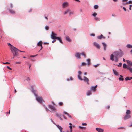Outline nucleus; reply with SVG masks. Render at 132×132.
Returning a JSON list of instances; mask_svg holds the SVG:
<instances>
[{"instance_id": "nucleus-17", "label": "nucleus", "mask_w": 132, "mask_h": 132, "mask_svg": "<svg viewBox=\"0 0 132 132\" xmlns=\"http://www.w3.org/2000/svg\"><path fill=\"white\" fill-rule=\"evenodd\" d=\"M58 118L60 119L61 120H62V118H64L65 119H67V118L65 116H57Z\"/></svg>"}, {"instance_id": "nucleus-49", "label": "nucleus", "mask_w": 132, "mask_h": 132, "mask_svg": "<svg viewBox=\"0 0 132 132\" xmlns=\"http://www.w3.org/2000/svg\"><path fill=\"white\" fill-rule=\"evenodd\" d=\"M21 63V62H15V63L16 64H20Z\"/></svg>"}, {"instance_id": "nucleus-55", "label": "nucleus", "mask_w": 132, "mask_h": 132, "mask_svg": "<svg viewBox=\"0 0 132 132\" xmlns=\"http://www.w3.org/2000/svg\"><path fill=\"white\" fill-rule=\"evenodd\" d=\"M123 10L125 11H126V9L125 7H123Z\"/></svg>"}, {"instance_id": "nucleus-9", "label": "nucleus", "mask_w": 132, "mask_h": 132, "mask_svg": "<svg viewBox=\"0 0 132 132\" xmlns=\"http://www.w3.org/2000/svg\"><path fill=\"white\" fill-rule=\"evenodd\" d=\"M68 4L67 2H64L62 4V7L64 8L67 7L68 6Z\"/></svg>"}, {"instance_id": "nucleus-27", "label": "nucleus", "mask_w": 132, "mask_h": 132, "mask_svg": "<svg viewBox=\"0 0 132 132\" xmlns=\"http://www.w3.org/2000/svg\"><path fill=\"white\" fill-rule=\"evenodd\" d=\"M42 42L41 41H39L37 44V46H42Z\"/></svg>"}, {"instance_id": "nucleus-45", "label": "nucleus", "mask_w": 132, "mask_h": 132, "mask_svg": "<svg viewBox=\"0 0 132 132\" xmlns=\"http://www.w3.org/2000/svg\"><path fill=\"white\" fill-rule=\"evenodd\" d=\"M37 55H31L30 56V57H35V56H36Z\"/></svg>"}, {"instance_id": "nucleus-4", "label": "nucleus", "mask_w": 132, "mask_h": 132, "mask_svg": "<svg viewBox=\"0 0 132 132\" xmlns=\"http://www.w3.org/2000/svg\"><path fill=\"white\" fill-rule=\"evenodd\" d=\"M68 13H69V16H70L71 15L73 14L74 12L69 9H68L64 11V14L65 15Z\"/></svg>"}, {"instance_id": "nucleus-32", "label": "nucleus", "mask_w": 132, "mask_h": 132, "mask_svg": "<svg viewBox=\"0 0 132 132\" xmlns=\"http://www.w3.org/2000/svg\"><path fill=\"white\" fill-rule=\"evenodd\" d=\"M81 55H82L83 56H84V58H85L86 57V55L84 52H82L81 53Z\"/></svg>"}, {"instance_id": "nucleus-44", "label": "nucleus", "mask_w": 132, "mask_h": 132, "mask_svg": "<svg viewBox=\"0 0 132 132\" xmlns=\"http://www.w3.org/2000/svg\"><path fill=\"white\" fill-rule=\"evenodd\" d=\"M64 113L65 114L67 115L68 116H69V114L67 112H65V111H64Z\"/></svg>"}, {"instance_id": "nucleus-21", "label": "nucleus", "mask_w": 132, "mask_h": 132, "mask_svg": "<svg viewBox=\"0 0 132 132\" xmlns=\"http://www.w3.org/2000/svg\"><path fill=\"white\" fill-rule=\"evenodd\" d=\"M131 112L129 110H127L126 111V114L127 116L131 114Z\"/></svg>"}, {"instance_id": "nucleus-48", "label": "nucleus", "mask_w": 132, "mask_h": 132, "mask_svg": "<svg viewBox=\"0 0 132 132\" xmlns=\"http://www.w3.org/2000/svg\"><path fill=\"white\" fill-rule=\"evenodd\" d=\"M132 5H130L129 6V9L130 10H131V7H132Z\"/></svg>"}, {"instance_id": "nucleus-60", "label": "nucleus", "mask_w": 132, "mask_h": 132, "mask_svg": "<svg viewBox=\"0 0 132 132\" xmlns=\"http://www.w3.org/2000/svg\"><path fill=\"white\" fill-rule=\"evenodd\" d=\"M110 106L109 105V106H108L107 107V109H109V108H110Z\"/></svg>"}, {"instance_id": "nucleus-43", "label": "nucleus", "mask_w": 132, "mask_h": 132, "mask_svg": "<svg viewBox=\"0 0 132 132\" xmlns=\"http://www.w3.org/2000/svg\"><path fill=\"white\" fill-rule=\"evenodd\" d=\"M95 19L96 20H99V19L98 17H96L95 18Z\"/></svg>"}, {"instance_id": "nucleus-42", "label": "nucleus", "mask_w": 132, "mask_h": 132, "mask_svg": "<svg viewBox=\"0 0 132 132\" xmlns=\"http://www.w3.org/2000/svg\"><path fill=\"white\" fill-rule=\"evenodd\" d=\"M97 15V14L96 13H93L92 15L94 16H96Z\"/></svg>"}, {"instance_id": "nucleus-36", "label": "nucleus", "mask_w": 132, "mask_h": 132, "mask_svg": "<svg viewBox=\"0 0 132 132\" xmlns=\"http://www.w3.org/2000/svg\"><path fill=\"white\" fill-rule=\"evenodd\" d=\"M86 64L85 63L82 62L81 63V65L82 66H85L86 65Z\"/></svg>"}, {"instance_id": "nucleus-23", "label": "nucleus", "mask_w": 132, "mask_h": 132, "mask_svg": "<svg viewBox=\"0 0 132 132\" xmlns=\"http://www.w3.org/2000/svg\"><path fill=\"white\" fill-rule=\"evenodd\" d=\"M87 62V65L88 66H89L90 64V59H87L86 60Z\"/></svg>"}, {"instance_id": "nucleus-26", "label": "nucleus", "mask_w": 132, "mask_h": 132, "mask_svg": "<svg viewBox=\"0 0 132 132\" xmlns=\"http://www.w3.org/2000/svg\"><path fill=\"white\" fill-rule=\"evenodd\" d=\"M66 40L69 42H70L71 41V40L68 36H67L66 37Z\"/></svg>"}, {"instance_id": "nucleus-24", "label": "nucleus", "mask_w": 132, "mask_h": 132, "mask_svg": "<svg viewBox=\"0 0 132 132\" xmlns=\"http://www.w3.org/2000/svg\"><path fill=\"white\" fill-rule=\"evenodd\" d=\"M127 69H128L130 72L132 73V68L130 67L129 66H128L127 67Z\"/></svg>"}, {"instance_id": "nucleus-37", "label": "nucleus", "mask_w": 132, "mask_h": 132, "mask_svg": "<svg viewBox=\"0 0 132 132\" xmlns=\"http://www.w3.org/2000/svg\"><path fill=\"white\" fill-rule=\"evenodd\" d=\"M79 128H80L81 129H82L83 128H84V129H86V128L85 127H81V126H79Z\"/></svg>"}, {"instance_id": "nucleus-10", "label": "nucleus", "mask_w": 132, "mask_h": 132, "mask_svg": "<svg viewBox=\"0 0 132 132\" xmlns=\"http://www.w3.org/2000/svg\"><path fill=\"white\" fill-rule=\"evenodd\" d=\"M49 107L52 111H55L56 110L55 108L51 105H49Z\"/></svg>"}, {"instance_id": "nucleus-2", "label": "nucleus", "mask_w": 132, "mask_h": 132, "mask_svg": "<svg viewBox=\"0 0 132 132\" xmlns=\"http://www.w3.org/2000/svg\"><path fill=\"white\" fill-rule=\"evenodd\" d=\"M9 46H10L11 50L12 52L13 55L14 56H17L18 55V51H19L21 52H24L25 51H22L17 49L16 47L13 46L10 43H8Z\"/></svg>"}, {"instance_id": "nucleus-46", "label": "nucleus", "mask_w": 132, "mask_h": 132, "mask_svg": "<svg viewBox=\"0 0 132 132\" xmlns=\"http://www.w3.org/2000/svg\"><path fill=\"white\" fill-rule=\"evenodd\" d=\"M59 105H62L63 103L62 102H60L59 103Z\"/></svg>"}, {"instance_id": "nucleus-57", "label": "nucleus", "mask_w": 132, "mask_h": 132, "mask_svg": "<svg viewBox=\"0 0 132 132\" xmlns=\"http://www.w3.org/2000/svg\"><path fill=\"white\" fill-rule=\"evenodd\" d=\"M82 125L86 126L87 125V124L86 123H82Z\"/></svg>"}, {"instance_id": "nucleus-7", "label": "nucleus", "mask_w": 132, "mask_h": 132, "mask_svg": "<svg viewBox=\"0 0 132 132\" xmlns=\"http://www.w3.org/2000/svg\"><path fill=\"white\" fill-rule=\"evenodd\" d=\"M85 82H86L88 84H89V80L86 77L84 76V79H83V80Z\"/></svg>"}, {"instance_id": "nucleus-11", "label": "nucleus", "mask_w": 132, "mask_h": 132, "mask_svg": "<svg viewBox=\"0 0 132 132\" xmlns=\"http://www.w3.org/2000/svg\"><path fill=\"white\" fill-rule=\"evenodd\" d=\"M97 87V85H96L95 86H92L91 87V90H93L94 91H95L96 90V88Z\"/></svg>"}, {"instance_id": "nucleus-22", "label": "nucleus", "mask_w": 132, "mask_h": 132, "mask_svg": "<svg viewBox=\"0 0 132 132\" xmlns=\"http://www.w3.org/2000/svg\"><path fill=\"white\" fill-rule=\"evenodd\" d=\"M56 39L58 40L59 41V42L61 43H63V42L62 41L61 38V37H57L56 38Z\"/></svg>"}, {"instance_id": "nucleus-39", "label": "nucleus", "mask_w": 132, "mask_h": 132, "mask_svg": "<svg viewBox=\"0 0 132 132\" xmlns=\"http://www.w3.org/2000/svg\"><path fill=\"white\" fill-rule=\"evenodd\" d=\"M90 35L92 36H95V34L92 33L90 34Z\"/></svg>"}, {"instance_id": "nucleus-8", "label": "nucleus", "mask_w": 132, "mask_h": 132, "mask_svg": "<svg viewBox=\"0 0 132 132\" xmlns=\"http://www.w3.org/2000/svg\"><path fill=\"white\" fill-rule=\"evenodd\" d=\"M78 78L80 80L82 81L83 80V79L81 78V76H80V75H81L82 73V72L80 71H78Z\"/></svg>"}, {"instance_id": "nucleus-56", "label": "nucleus", "mask_w": 132, "mask_h": 132, "mask_svg": "<svg viewBox=\"0 0 132 132\" xmlns=\"http://www.w3.org/2000/svg\"><path fill=\"white\" fill-rule=\"evenodd\" d=\"M10 63H9V62H5V63H3V64H9Z\"/></svg>"}, {"instance_id": "nucleus-41", "label": "nucleus", "mask_w": 132, "mask_h": 132, "mask_svg": "<svg viewBox=\"0 0 132 132\" xmlns=\"http://www.w3.org/2000/svg\"><path fill=\"white\" fill-rule=\"evenodd\" d=\"M122 65V63H119V64L117 65L118 66V67H121V66Z\"/></svg>"}, {"instance_id": "nucleus-29", "label": "nucleus", "mask_w": 132, "mask_h": 132, "mask_svg": "<svg viewBox=\"0 0 132 132\" xmlns=\"http://www.w3.org/2000/svg\"><path fill=\"white\" fill-rule=\"evenodd\" d=\"M87 95L88 96H89L91 94V91L89 90L88 91L87 93Z\"/></svg>"}, {"instance_id": "nucleus-33", "label": "nucleus", "mask_w": 132, "mask_h": 132, "mask_svg": "<svg viewBox=\"0 0 132 132\" xmlns=\"http://www.w3.org/2000/svg\"><path fill=\"white\" fill-rule=\"evenodd\" d=\"M98 5H95L94 6V8L95 9H96L98 8Z\"/></svg>"}, {"instance_id": "nucleus-62", "label": "nucleus", "mask_w": 132, "mask_h": 132, "mask_svg": "<svg viewBox=\"0 0 132 132\" xmlns=\"http://www.w3.org/2000/svg\"><path fill=\"white\" fill-rule=\"evenodd\" d=\"M45 18L47 20L48 19V18L47 17L45 16Z\"/></svg>"}, {"instance_id": "nucleus-61", "label": "nucleus", "mask_w": 132, "mask_h": 132, "mask_svg": "<svg viewBox=\"0 0 132 132\" xmlns=\"http://www.w3.org/2000/svg\"><path fill=\"white\" fill-rule=\"evenodd\" d=\"M10 110L9 111V112H7V114L8 115H9V113H10Z\"/></svg>"}, {"instance_id": "nucleus-63", "label": "nucleus", "mask_w": 132, "mask_h": 132, "mask_svg": "<svg viewBox=\"0 0 132 132\" xmlns=\"http://www.w3.org/2000/svg\"><path fill=\"white\" fill-rule=\"evenodd\" d=\"M120 77H121V78H123V76L121 75H120Z\"/></svg>"}, {"instance_id": "nucleus-28", "label": "nucleus", "mask_w": 132, "mask_h": 132, "mask_svg": "<svg viewBox=\"0 0 132 132\" xmlns=\"http://www.w3.org/2000/svg\"><path fill=\"white\" fill-rule=\"evenodd\" d=\"M10 12L12 14H14L15 13V11L13 10H11L10 9H9Z\"/></svg>"}, {"instance_id": "nucleus-19", "label": "nucleus", "mask_w": 132, "mask_h": 132, "mask_svg": "<svg viewBox=\"0 0 132 132\" xmlns=\"http://www.w3.org/2000/svg\"><path fill=\"white\" fill-rule=\"evenodd\" d=\"M113 70L114 75L117 76L119 75L118 72H117L116 70H114V69H113Z\"/></svg>"}, {"instance_id": "nucleus-54", "label": "nucleus", "mask_w": 132, "mask_h": 132, "mask_svg": "<svg viewBox=\"0 0 132 132\" xmlns=\"http://www.w3.org/2000/svg\"><path fill=\"white\" fill-rule=\"evenodd\" d=\"M56 41V40L54 39L52 41V43H54Z\"/></svg>"}, {"instance_id": "nucleus-34", "label": "nucleus", "mask_w": 132, "mask_h": 132, "mask_svg": "<svg viewBox=\"0 0 132 132\" xmlns=\"http://www.w3.org/2000/svg\"><path fill=\"white\" fill-rule=\"evenodd\" d=\"M123 68H127V65L125 64H124L123 65Z\"/></svg>"}, {"instance_id": "nucleus-47", "label": "nucleus", "mask_w": 132, "mask_h": 132, "mask_svg": "<svg viewBox=\"0 0 132 132\" xmlns=\"http://www.w3.org/2000/svg\"><path fill=\"white\" fill-rule=\"evenodd\" d=\"M7 68H8V69H9L10 70H12V69L11 68H10L8 66H7Z\"/></svg>"}, {"instance_id": "nucleus-40", "label": "nucleus", "mask_w": 132, "mask_h": 132, "mask_svg": "<svg viewBox=\"0 0 132 132\" xmlns=\"http://www.w3.org/2000/svg\"><path fill=\"white\" fill-rule=\"evenodd\" d=\"M26 80L28 81H29L30 80V79L29 77H27Z\"/></svg>"}, {"instance_id": "nucleus-38", "label": "nucleus", "mask_w": 132, "mask_h": 132, "mask_svg": "<svg viewBox=\"0 0 132 132\" xmlns=\"http://www.w3.org/2000/svg\"><path fill=\"white\" fill-rule=\"evenodd\" d=\"M49 28V27L48 26L46 25L45 26V29L46 30H48V29Z\"/></svg>"}, {"instance_id": "nucleus-5", "label": "nucleus", "mask_w": 132, "mask_h": 132, "mask_svg": "<svg viewBox=\"0 0 132 132\" xmlns=\"http://www.w3.org/2000/svg\"><path fill=\"white\" fill-rule=\"evenodd\" d=\"M93 45L97 49H100V45L96 42H93Z\"/></svg>"}, {"instance_id": "nucleus-3", "label": "nucleus", "mask_w": 132, "mask_h": 132, "mask_svg": "<svg viewBox=\"0 0 132 132\" xmlns=\"http://www.w3.org/2000/svg\"><path fill=\"white\" fill-rule=\"evenodd\" d=\"M32 91L36 97V100L38 102L40 103H42V101H43L42 97H39L36 94V90H35L34 89H32Z\"/></svg>"}, {"instance_id": "nucleus-51", "label": "nucleus", "mask_w": 132, "mask_h": 132, "mask_svg": "<svg viewBox=\"0 0 132 132\" xmlns=\"http://www.w3.org/2000/svg\"><path fill=\"white\" fill-rule=\"evenodd\" d=\"M69 127L70 129H71H71H72V126H69Z\"/></svg>"}, {"instance_id": "nucleus-53", "label": "nucleus", "mask_w": 132, "mask_h": 132, "mask_svg": "<svg viewBox=\"0 0 132 132\" xmlns=\"http://www.w3.org/2000/svg\"><path fill=\"white\" fill-rule=\"evenodd\" d=\"M51 121L55 125L56 124H55V123H54V122L53 121V120L52 119H51Z\"/></svg>"}, {"instance_id": "nucleus-64", "label": "nucleus", "mask_w": 132, "mask_h": 132, "mask_svg": "<svg viewBox=\"0 0 132 132\" xmlns=\"http://www.w3.org/2000/svg\"><path fill=\"white\" fill-rule=\"evenodd\" d=\"M87 74V73L86 72H85L84 73V74L85 75H86Z\"/></svg>"}, {"instance_id": "nucleus-6", "label": "nucleus", "mask_w": 132, "mask_h": 132, "mask_svg": "<svg viewBox=\"0 0 132 132\" xmlns=\"http://www.w3.org/2000/svg\"><path fill=\"white\" fill-rule=\"evenodd\" d=\"M52 35H51V37L52 39H55L57 38V37L55 36H57V35L56 34H55L53 32H52Z\"/></svg>"}, {"instance_id": "nucleus-30", "label": "nucleus", "mask_w": 132, "mask_h": 132, "mask_svg": "<svg viewBox=\"0 0 132 132\" xmlns=\"http://www.w3.org/2000/svg\"><path fill=\"white\" fill-rule=\"evenodd\" d=\"M125 81H127L128 80H130V77H126L125 79Z\"/></svg>"}, {"instance_id": "nucleus-31", "label": "nucleus", "mask_w": 132, "mask_h": 132, "mask_svg": "<svg viewBox=\"0 0 132 132\" xmlns=\"http://www.w3.org/2000/svg\"><path fill=\"white\" fill-rule=\"evenodd\" d=\"M132 4V1L131 0L129 1L128 2H127L125 4Z\"/></svg>"}, {"instance_id": "nucleus-52", "label": "nucleus", "mask_w": 132, "mask_h": 132, "mask_svg": "<svg viewBox=\"0 0 132 132\" xmlns=\"http://www.w3.org/2000/svg\"><path fill=\"white\" fill-rule=\"evenodd\" d=\"M10 7L11 8H12L13 7V5L12 4H10Z\"/></svg>"}, {"instance_id": "nucleus-25", "label": "nucleus", "mask_w": 132, "mask_h": 132, "mask_svg": "<svg viewBox=\"0 0 132 132\" xmlns=\"http://www.w3.org/2000/svg\"><path fill=\"white\" fill-rule=\"evenodd\" d=\"M126 47L127 48H132V45L130 44H128L126 45Z\"/></svg>"}, {"instance_id": "nucleus-1", "label": "nucleus", "mask_w": 132, "mask_h": 132, "mask_svg": "<svg viewBox=\"0 0 132 132\" xmlns=\"http://www.w3.org/2000/svg\"><path fill=\"white\" fill-rule=\"evenodd\" d=\"M123 55V52L121 49H119L118 51H115L113 54L111 55L110 59L112 61H113L114 60V57L115 62H117L118 61L119 58L122 56Z\"/></svg>"}, {"instance_id": "nucleus-58", "label": "nucleus", "mask_w": 132, "mask_h": 132, "mask_svg": "<svg viewBox=\"0 0 132 132\" xmlns=\"http://www.w3.org/2000/svg\"><path fill=\"white\" fill-rule=\"evenodd\" d=\"M121 128H124V129H125V128H124V127H119V128H118V129H121Z\"/></svg>"}, {"instance_id": "nucleus-12", "label": "nucleus", "mask_w": 132, "mask_h": 132, "mask_svg": "<svg viewBox=\"0 0 132 132\" xmlns=\"http://www.w3.org/2000/svg\"><path fill=\"white\" fill-rule=\"evenodd\" d=\"M75 56L78 59H80L81 56H80V54L79 53H76L75 54Z\"/></svg>"}, {"instance_id": "nucleus-18", "label": "nucleus", "mask_w": 132, "mask_h": 132, "mask_svg": "<svg viewBox=\"0 0 132 132\" xmlns=\"http://www.w3.org/2000/svg\"><path fill=\"white\" fill-rule=\"evenodd\" d=\"M97 38L98 39H101L102 38L105 39V37L103 36L102 34H101V35L98 36Z\"/></svg>"}, {"instance_id": "nucleus-20", "label": "nucleus", "mask_w": 132, "mask_h": 132, "mask_svg": "<svg viewBox=\"0 0 132 132\" xmlns=\"http://www.w3.org/2000/svg\"><path fill=\"white\" fill-rule=\"evenodd\" d=\"M130 116H124V117L123 118V119L124 120H127L130 118Z\"/></svg>"}, {"instance_id": "nucleus-15", "label": "nucleus", "mask_w": 132, "mask_h": 132, "mask_svg": "<svg viewBox=\"0 0 132 132\" xmlns=\"http://www.w3.org/2000/svg\"><path fill=\"white\" fill-rule=\"evenodd\" d=\"M126 62L128 65L132 67V62L131 61L128 60H127Z\"/></svg>"}, {"instance_id": "nucleus-16", "label": "nucleus", "mask_w": 132, "mask_h": 132, "mask_svg": "<svg viewBox=\"0 0 132 132\" xmlns=\"http://www.w3.org/2000/svg\"><path fill=\"white\" fill-rule=\"evenodd\" d=\"M102 44H103V46L104 47V50H106V49L107 45L105 42H102Z\"/></svg>"}, {"instance_id": "nucleus-59", "label": "nucleus", "mask_w": 132, "mask_h": 132, "mask_svg": "<svg viewBox=\"0 0 132 132\" xmlns=\"http://www.w3.org/2000/svg\"><path fill=\"white\" fill-rule=\"evenodd\" d=\"M128 1V0H122V1L123 2H126L127 1Z\"/></svg>"}, {"instance_id": "nucleus-35", "label": "nucleus", "mask_w": 132, "mask_h": 132, "mask_svg": "<svg viewBox=\"0 0 132 132\" xmlns=\"http://www.w3.org/2000/svg\"><path fill=\"white\" fill-rule=\"evenodd\" d=\"M119 81H123L124 80V78H123L119 77Z\"/></svg>"}, {"instance_id": "nucleus-14", "label": "nucleus", "mask_w": 132, "mask_h": 132, "mask_svg": "<svg viewBox=\"0 0 132 132\" xmlns=\"http://www.w3.org/2000/svg\"><path fill=\"white\" fill-rule=\"evenodd\" d=\"M96 130L98 132H103L104 130L101 128H96Z\"/></svg>"}, {"instance_id": "nucleus-13", "label": "nucleus", "mask_w": 132, "mask_h": 132, "mask_svg": "<svg viewBox=\"0 0 132 132\" xmlns=\"http://www.w3.org/2000/svg\"><path fill=\"white\" fill-rule=\"evenodd\" d=\"M55 125L57 126L58 129L60 130V132H61L63 130V128L61 126L58 125L56 124H55Z\"/></svg>"}, {"instance_id": "nucleus-50", "label": "nucleus", "mask_w": 132, "mask_h": 132, "mask_svg": "<svg viewBox=\"0 0 132 132\" xmlns=\"http://www.w3.org/2000/svg\"><path fill=\"white\" fill-rule=\"evenodd\" d=\"M100 65V64H97V65H94V66L95 67H97V66H98Z\"/></svg>"}]
</instances>
